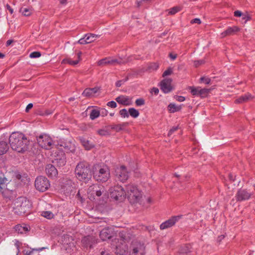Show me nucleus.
<instances>
[{
	"label": "nucleus",
	"mask_w": 255,
	"mask_h": 255,
	"mask_svg": "<svg viewBox=\"0 0 255 255\" xmlns=\"http://www.w3.org/2000/svg\"><path fill=\"white\" fill-rule=\"evenodd\" d=\"M55 155L54 159L52 160V162L59 167H62L65 165L66 163V157L65 153L63 151L58 150Z\"/></svg>",
	"instance_id": "nucleus-14"
},
{
	"label": "nucleus",
	"mask_w": 255,
	"mask_h": 255,
	"mask_svg": "<svg viewBox=\"0 0 255 255\" xmlns=\"http://www.w3.org/2000/svg\"><path fill=\"white\" fill-rule=\"evenodd\" d=\"M9 143L13 150H16V132H12L9 137Z\"/></svg>",
	"instance_id": "nucleus-30"
},
{
	"label": "nucleus",
	"mask_w": 255,
	"mask_h": 255,
	"mask_svg": "<svg viewBox=\"0 0 255 255\" xmlns=\"http://www.w3.org/2000/svg\"><path fill=\"white\" fill-rule=\"evenodd\" d=\"M96 243V240L95 237L93 236H87L82 238L81 244L85 248H91L93 245Z\"/></svg>",
	"instance_id": "nucleus-18"
},
{
	"label": "nucleus",
	"mask_w": 255,
	"mask_h": 255,
	"mask_svg": "<svg viewBox=\"0 0 255 255\" xmlns=\"http://www.w3.org/2000/svg\"><path fill=\"white\" fill-rule=\"evenodd\" d=\"M178 127H174L170 129L168 132V135L170 136L171 135L174 131H176L178 129Z\"/></svg>",
	"instance_id": "nucleus-58"
},
{
	"label": "nucleus",
	"mask_w": 255,
	"mask_h": 255,
	"mask_svg": "<svg viewBox=\"0 0 255 255\" xmlns=\"http://www.w3.org/2000/svg\"><path fill=\"white\" fill-rule=\"evenodd\" d=\"M58 144L63 147L67 152H73L75 150V141L72 139L61 140Z\"/></svg>",
	"instance_id": "nucleus-12"
},
{
	"label": "nucleus",
	"mask_w": 255,
	"mask_h": 255,
	"mask_svg": "<svg viewBox=\"0 0 255 255\" xmlns=\"http://www.w3.org/2000/svg\"><path fill=\"white\" fill-rule=\"evenodd\" d=\"M192 252V247L190 245H185L181 246L179 252L181 255H190Z\"/></svg>",
	"instance_id": "nucleus-27"
},
{
	"label": "nucleus",
	"mask_w": 255,
	"mask_h": 255,
	"mask_svg": "<svg viewBox=\"0 0 255 255\" xmlns=\"http://www.w3.org/2000/svg\"><path fill=\"white\" fill-rule=\"evenodd\" d=\"M128 114L133 118H136L139 116V113L138 110L133 108H130L128 109Z\"/></svg>",
	"instance_id": "nucleus-38"
},
{
	"label": "nucleus",
	"mask_w": 255,
	"mask_h": 255,
	"mask_svg": "<svg viewBox=\"0 0 255 255\" xmlns=\"http://www.w3.org/2000/svg\"><path fill=\"white\" fill-rule=\"evenodd\" d=\"M205 63L204 60H196L194 62V65L195 67H197L199 66L200 65L204 64Z\"/></svg>",
	"instance_id": "nucleus-53"
},
{
	"label": "nucleus",
	"mask_w": 255,
	"mask_h": 255,
	"mask_svg": "<svg viewBox=\"0 0 255 255\" xmlns=\"http://www.w3.org/2000/svg\"><path fill=\"white\" fill-rule=\"evenodd\" d=\"M41 215L48 219H51L54 217L53 214L50 211H43Z\"/></svg>",
	"instance_id": "nucleus-42"
},
{
	"label": "nucleus",
	"mask_w": 255,
	"mask_h": 255,
	"mask_svg": "<svg viewBox=\"0 0 255 255\" xmlns=\"http://www.w3.org/2000/svg\"><path fill=\"white\" fill-rule=\"evenodd\" d=\"M127 248L126 247V246H125L122 249H121V247L119 246L116 247V253L120 255H124L127 251Z\"/></svg>",
	"instance_id": "nucleus-41"
},
{
	"label": "nucleus",
	"mask_w": 255,
	"mask_h": 255,
	"mask_svg": "<svg viewBox=\"0 0 255 255\" xmlns=\"http://www.w3.org/2000/svg\"><path fill=\"white\" fill-rule=\"evenodd\" d=\"M171 82L172 80L170 78H165L161 82L160 89L164 93H168L171 91L172 89Z\"/></svg>",
	"instance_id": "nucleus-20"
},
{
	"label": "nucleus",
	"mask_w": 255,
	"mask_h": 255,
	"mask_svg": "<svg viewBox=\"0 0 255 255\" xmlns=\"http://www.w3.org/2000/svg\"><path fill=\"white\" fill-rule=\"evenodd\" d=\"M21 245V243L17 241V255L19 253L20 254H22L23 255H32L33 251H40L45 249V248H41L39 249H34L32 251L29 250L27 248L20 247Z\"/></svg>",
	"instance_id": "nucleus-19"
},
{
	"label": "nucleus",
	"mask_w": 255,
	"mask_h": 255,
	"mask_svg": "<svg viewBox=\"0 0 255 255\" xmlns=\"http://www.w3.org/2000/svg\"><path fill=\"white\" fill-rule=\"evenodd\" d=\"M46 173L49 177L53 178L58 175V171L55 166L51 164H47L45 169Z\"/></svg>",
	"instance_id": "nucleus-24"
},
{
	"label": "nucleus",
	"mask_w": 255,
	"mask_h": 255,
	"mask_svg": "<svg viewBox=\"0 0 255 255\" xmlns=\"http://www.w3.org/2000/svg\"><path fill=\"white\" fill-rule=\"evenodd\" d=\"M159 67V65L157 63H152L149 65L148 69L152 71L156 70Z\"/></svg>",
	"instance_id": "nucleus-46"
},
{
	"label": "nucleus",
	"mask_w": 255,
	"mask_h": 255,
	"mask_svg": "<svg viewBox=\"0 0 255 255\" xmlns=\"http://www.w3.org/2000/svg\"><path fill=\"white\" fill-rule=\"evenodd\" d=\"M126 125V124H118L113 126L111 127L112 129L116 130V131H119L122 130L124 128V127Z\"/></svg>",
	"instance_id": "nucleus-44"
},
{
	"label": "nucleus",
	"mask_w": 255,
	"mask_h": 255,
	"mask_svg": "<svg viewBox=\"0 0 255 255\" xmlns=\"http://www.w3.org/2000/svg\"><path fill=\"white\" fill-rule=\"evenodd\" d=\"M176 99L177 101L179 102H183L185 100V98L181 96H177L176 97Z\"/></svg>",
	"instance_id": "nucleus-62"
},
{
	"label": "nucleus",
	"mask_w": 255,
	"mask_h": 255,
	"mask_svg": "<svg viewBox=\"0 0 255 255\" xmlns=\"http://www.w3.org/2000/svg\"><path fill=\"white\" fill-rule=\"evenodd\" d=\"M253 98L251 94L248 93L244 95L241 96L238 99H236L235 103L237 104L243 103L248 102L249 100Z\"/></svg>",
	"instance_id": "nucleus-29"
},
{
	"label": "nucleus",
	"mask_w": 255,
	"mask_h": 255,
	"mask_svg": "<svg viewBox=\"0 0 255 255\" xmlns=\"http://www.w3.org/2000/svg\"><path fill=\"white\" fill-rule=\"evenodd\" d=\"M100 37V35H96L92 33H89L85 34V38H86L88 43H90L94 41L97 38Z\"/></svg>",
	"instance_id": "nucleus-35"
},
{
	"label": "nucleus",
	"mask_w": 255,
	"mask_h": 255,
	"mask_svg": "<svg viewBox=\"0 0 255 255\" xmlns=\"http://www.w3.org/2000/svg\"><path fill=\"white\" fill-rule=\"evenodd\" d=\"M116 101L120 104L124 106H129L132 104L131 100L128 97L121 95L116 98Z\"/></svg>",
	"instance_id": "nucleus-25"
},
{
	"label": "nucleus",
	"mask_w": 255,
	"mask_h": 255,
	"mask_svg": "<svg viewBox=\"0 0 255 255\" xmlns=\"http://www.w3.org/2000/svg\"><path fill=\"white\" fill-rule=\"evenodd\" d=\"M75 173L77 178L85 183L92 178V171L90 165L86 162H80L76 166Z\"/></svg>",
	"instance_id": "nucleus-1"
},
{
	"label": "nucleus",
	"mask_w": 255,
	"mask_h": 255,
	"mask_svg": "<svg viewBox=\"0 0 255 255\" xmlns=\"http://www.w3.org/2000/svg\"><path fill=\"white\" fill-rule=\"evenodd\" d=\"M110 195L116 200L122 201L125 198L126 193L123 187L116 186L111 189Z\"/></svg>",
	"instance_id": "nucleus-8"
},
{
	"label": "nucleus",
	"mask_w": 255,
	"mask_h": 255,
	"mask_svg": "<svg viewBox=\"0 0 255 255\" xmlns=\"http://www.w3.org/2000/svg\"><path fill=\"white\" fill-rule=\"evenodd\" d=\"M181 8L179 6H174L168 9V14L173 15L180 10Z\"/></svg>",
	"instance_id": "nucleus-43"
},
{
	"label": "nucleus",
	"mask_w": 255,
	"mask_h": 255,
	"mask_svg": "<svg viewBox=\"0 0 255 255\" xmlns=\"http://www.w3.org/2000/svg\"><path fill=\"white\" fill-rule=\"evenodd\" d=\"M98 133L100 135H108L109 134V132L108 131V130H106V129H99L98 131H97Z\"/></svg>",
	"instance_id": "nucleus-51"
},
{
	"label": "nucleus",
	"mask_w": 255,
	"mask_h": 255,
	"mask_svg": "<svg viewBox=\"0 0 255 255\" xmlns=\"http://www.w3.org/2000/svg\"><path fill=\"white\" fill-rule=\"evenodd\" d=\"M172 73V70L170 67H169L162 74V77H164L166 76L170 75Z\"/></svg>",
	"instance_id": "nucleus-52"
},
{
	"label": "nucleus",
	"mask_w": 255,
	"mask_h": 255,
	"mask_svg": "<svg viewBox=\"0 0 255 255\" xmlns=\"http://www.w3.org/2000/svg\"><path fill=\"white\" fill-rule=\"evenodd\" d=\"M190 89L192 95L200 96L202 98L207 97L211 90V89L207 88L201 89L199 87H190Z\"/></svg>",
	"instance_id": "nucleus-16"
},
{
	"label": "nucleus",
	"mask_w": 255,
	"mask_h": 255,
	"mask_svg": "<svg viewBox=\"0 0 255 255\" xmlns=\"http://www.w3.org/2000/svg\"><path fill=\"white\" fill-rule=\"evenodd\" d=\"M129 171L124 165H122L119 167H117L115 170V176L116 178L120 181L124 182L128 180L129 177Z\"/></svg>",
	"instance_id": "nucleus-10"
},
{
	"label": "nucleus",
	"mask_w": 255,
	"mask_h": 255,
	"mask_svg": "<svg viewBox=\"0 0 255 255\" xmlns=\"http://www.w3.org/2000/svg\"><path fill=\"white\" fill-rule=\"evenodd\" d=\"M168 109L170 113H175L176 112L179 111L181 107V106H176L174 104H170L168 106Z\"/></svg>",
	"instance_id": "nucleus-37"
},
{
	"label": "nucleus",
	"mask_w": 255,
	"mask_h": 255,
	"mask_svg": "<svg viewBox=\"0 0 255 255\" xmlns=\"http://www.w3.org/2000/svg\"><path fill=\"white\" fill-rule=\"evenodd\" d=\"M30 228L25 224H17V233L18 234H26L29 231Z\"/></svg>",
	"instance_id": "nucleus-28"
},
{
	"label": "nucleus",
	"mask_w": 255,
	"mask_h": 255,
	"mask_svg": "<svg viewBox=\"0 0 255 255\" xmlns=\"http://www.w3.org/2000/svg\"><path fill=\"white\" fill-rule=\"evenodd\" d=\"M120 114L123 118H128L129 117L128 111V112L126 109L120 110Z\"/></svg>",
	"instance_id": "nucleus-45"
},
{
	"label": "nucleus",
	"mask_w": 255,
	"mask_h": 255,
	"mask_svg": "<svg viewBox=\"0 0 255 255\" xmlns=\"http://www.w3.org/2000/svg\"><path fill=\"white\" fill-rule=\"evenodd\" d=\"M107 105L108 106H109L112 108H115L117 106V103L114 101L109 102Z\"/></svg>",
	"instance_id": "nucleus-54"
},
{
	"label": "nucleus",
	"mask_w": 255,
	"mask_h": 255,
	"mask_svg": "<svg viewBox=\"0 0 255 255\" xmlns=\"http://www.w3.org/2000/svg\"><path fill=\"white\" fill-rule=\"evenodd\" d=\"M99 90L100 88L99 87L86 88L83 91L82 95L87 97H91L93 96L95 94L97 93Z\"/></svg>",
	"instance_id": "nucleus-26"
},
{
	"label": "nucleus",
	"mask_w": 255,
	"mask_h": 255,
	"mask_svg": "<svg viewBox=\"0 0 255 255\" xmlns=\"http://www.w3.org/2000/svg\"><path fill=\"white\" fill-rule=\"evenodd\" d=\"M150 92L151 94H154L156 95L159 93V90L157 88L153 87L151 89Z\"/></svg>",
	"instance_id": "nucleus-59"
},
{
	"label": "nucleus",
	"mask_w": 255,
	"mask_h": 255,
	"mask_svg": "<svg viewBox=\"0 0 255 255\" xmlns=\"http://www.w3.org/2000/svg\"><path fill=\"white\" fill-rule=\"evenodd\" d=\"M80 140L82 144L85 147L86 149H90L93 147V145L90 143L89 140L84 137H80Z\"/></svg>",
	"instance_id": "nucleus-34"
},
{
	"label": "nucleus",
	"mask_w": 255,
	"mask_h": 255,
	"mask_svg": "<svg viewBox=\"0 0 255 255\" xmlns=\"http://www.w3.org/2000/svg\"><path fill=\"white\" fill-rule=\"evenodd\" d=\"M30 182V178L26 173H17V188H26Z\"/></svg>",
	"instance_id": "nucleus-11"
},
{
	"label": "nucleus",
	"mask_w": 255,
	"mask_h": 255,
	"mask_svg": "<svg viewBox=\"0 0 255 255\" xmlns=\"http://www.w3.org/2000/svg\"><path fill=\"white\" fill-rule=\"evenodd\" d=\"M41 55V53L39 51H34L31 53L29 57L31 58H38Z\"/></svg>",
	"instance_id": "nucleus-49"
},
{
	"label": "nucleus",
	"mask_w": 255,
	"mask_h": 255,
	"mask_svg": "<svg viewBox=\"0 0 255 255\" xmlns=\"http://www.w3.org/2000/svg\"><path fill=\"white\" fill-rule=\"evenodd\" d=\"M88 41H87V39H86V38H85V37L84 38H82L81 39H80L77 43L80 44H88Z\"/></svg>",
	"instance_id": "nucleus-56"
},
{
	"label": "nucleus",
	"mask_w": 255,
	"mask_h": 255,
	"mask_svg": "<svg viewBox=\"0 0 255 255\" xmlns=\"http://www.w3.org/2000/svg\"><path fill=\"white\" fill-rule=\"evenodd\" d=\"M100 116V112L99 110L93 109L91 111L90 114V118L91 120H93L98 118Z\"/></svg>",
	"instance_id": "nucleus-39"
},
{
	"label": "nucleus",
	"mask_w": 255,
	"mask_h": 255,
	"mask_svg": "<svg viewBox=\"0 0 255 255\" xmlns=\"http://www.w3.org/2000/svg\"><path fill=\"white\" fill-rule=\"evenodd\" d=\"M89 198L95 200L96 197H100L102 195L107 196V192L105 187L99 184H94L89 187L87 190Z\"/></svg>",
	"instance_id": "nucleus-2"
},
{
	"label": "nucleus",
	"mask_w": 255,
	"mask_h": 255,
	"mask_svg": "<svg viewBox=\"0 0 255 255\" xmlns=\"http://www.w3.org/2000/svg\"><path fill=\"white\" fill-rule=\"evenodd\" d=\"M201 23V21L199 18H194L191 21V23H197V24H200Z\"/></svg>",
	"instance_id": "nucleus-60"
},
{
	"label": "nucleus",
	"mask_w": 255,
	"mask_h": 255,
	"mask_svg": "<svg viewBox=\"0 0 255 255\" xmlns=\"http://www.w3.org/2000/svg\"><path fill=\"white\" fill-rule=\"evenodd\" d=\"M136 188V186L133 184H129L126 185L125 191L128 199H129V196H130V193H133Z\"/></svg>",
	"instance_id": "nucleus-32"
},
{
	"label": "nucleus",
	"mask_w": 255,
	"mask_h": 255,
	"mask_svg": "<svg viewBox=\"0 0 255 255\" xmlns=\"http://www.w3.org/2000/svg\"><path fill=\"white\" fill-rule=\"evenodd\" d=\"M114 234L113 231L109 228L103 229L100 233V237L103 241L112 238Z\"/></svg>",
	"instance_id": "nucleus-22"
},
{
	"label": "nucleus",
	"mask_w": 255,
	"mask_h": 255,
	"mask_svg": "<svg viewBox=\"0 0 255 255\" xmlns=\"http://www.w3.org/2000/svg\"><path fill=\"white\" fill-rule=\"evenodd\" d=\"M99 255H113L105 250H102Z\"/></svg>",
	"instance_id": "nucleus-63"
},
{
	"label": "nucleus",
	"mask_w": 255,
	"mask_h": 255,
	"mask_svg": "<svg viewBox=\"0 0 255 255\" xmlns=\"http://www.w3.org/2000/svg\"><path fill=\"white\" fill-rule=\"evenodd\" d=\"M128 255H144L145 246L144 244L137 240L131 242L128 249Z\"/></svg>",
	"instance_id": "nucleus-5"
},
{
	"label": "nucleus",
	"mask_w": 255,
	"mask_h": 255,
	"mask_svg": "<svg viewBox=\"0 0 255 255\" xmlns=\"http://www.w3.org/2000/svg\"><path fill=\"white\" fill-rule=\"evenodd\" d=\"M9 148L6 142L0 141V155L5 154Z\"/></svg>",
	"instance_id": "nucleus-33"
},
{
	"label": "nucleus",
	"mask_w": 255,
	"mask_h": 255,
	"mask_svg": "<svg viewBox=\"0 0 255 255\" xmlns=\"http://www.w3.org/2000/svg\"><path fill=\"white\" fill-rule=\"evenodd\" d=\"M182 217L183 215H182L171 217L168 220L164 222L160 225V230H163L173 226Z\"/></svg>",
	"instance_id": "nucleus-15"
},
{
	"label": "nucleus",
	"mask_w": 255,
	"mask_h": 255,
	"mask_svg": "<svg viewBox=\"0 0 255 255\" xmlns=\"http://www.w3.org/2000/svg\"><path fill=\"white\" fill-rule=\"evenodd\" d=\"M37 141L39 145L45 149H50L52 147V140L49 136L46 134L37 136Z\"/></svg>",
	"instance_id": "nucleus-9"
},
{
	"label": "nucleus",
	"mask_w": 255,
	"mask_h": 255,
	"mask_svg": "<svg viewBox=\"0 0 255 255\" xmlns=\"http://www.w3.org/2000/svg\"><path fill=\"white\" fill-rule=\"evenodd\" d=\"M6 188L7 190L12 192L16 189V184L15 182L13 181H10L6 185Z\"/></svg>",
	"instance_id": "nucleus-36"
},
{
	"label": "nucleus",
	"mask_w": 255,
	"mask_h": 255,
	"mask_svg": "<svg viewBox=\"0 0 255 255\" xmlns=\"http://www.w3.org/2000/svg\"><path fill=\"white\" fill-rule=\"evenodd\" d=\"M32 204L25 197L17 198V214L24 215L30 212Z\"/></svg>",
	"instance_id": "nucleus-3"
},
{
	"label": "nucleus",
	"mask_w": 255,
	"mask_h": 255,
	"mask_svg": "<svg viewBox=\"0 0 255 255\" xmlns=\"http://www.w3.org/2000/svg\"><path fill=\"white\" fill-rule=\"evenodd\" d=\"M93 174L96 180L102 182L107 181L110 177V171L107 167L100 168L98 171H95Z\"/></svg>",
	"instance_id": "nucleus-7"
},
{
	"label": "nucleus",
	"mask_w": 255,
	"mask_h": 255,
	"mask_svg": "<svg viewBox=\"0 0 255 255\" xmlns=\"http://www.w3.org/2000/svg\"><path fill=\"white\" fill-rule=\"evenodd\" d=\"M100 115L102 117H105L108 114V111L105 109H101L100 111Z\"/></svg>",
	"instance_id": "nucleus-57"
},
{
	"label": "nucleus",
	"mask_w": 255,
	"mask_h": 255,
	"mask_svg": "<svg viewBox=\"0 0 255 255\" xmlns=\"http://www.w3.org/2000/svg\"><path fill=\"white\" fill-rule=\"evenodd\" d=\"M128 79V78H127L125 81L124 80H119V81H118L116 83V86L117 87H120L122 86V85L123 84V82H125V81H126Z\"/></svg>",
	"instance_id": "nucleus-61"
},
{
	"label": "nucleus",
	"mask_w": 255,
	"mask_h": 255,
	"mask_svg": "<svg viewBox=\"0 0 255 255\" xmlns=\"http://www.w3.org/2000/svg\"><path fill=\"white\" fill-rule=\"evenodd\" d=\"M201 82L204 83L205 84H209L211 82V79L206 77H202L200 79Z\"/></svg>",
	"instance_id": "nucleus-50"
},
{
	"label": "nucleus",
	"mask_w": 255,
	"mask_h": 255,
	"mask_svg": "<svg viewBox=\"0 0 255 255\" xmlns=\"http://www.w3.org/2000/svg\"><path fill=\"white\" fill-rule=\"evenodd\" d=\"M136 106H141L145 104V100L143 98H139L135 102Z\"/></svg>",
	"instance_id": "nucleus-48"
},
{
	"label": "nucleus",
	"mask_w": 255,
	"mask_h": 255,
	"mask_svg": "<svg viewBox=\"0 0 255 255\" xmlns=\"http://www.w3.org/2000/svg\"><path fill=\"white\" fill-rule=\"evenodd\" d=\"M34 186L37 190L43 192L49 189L50 184L45 176H39L35 180Z\"/></svg>",
	"instance_id": "nucleus-6"
},
{
	"label": "nucleus",
	"mask_w": 255,
	"mask_h": 255,
	"mask_svg": "<svg viewBox=\"0 0 255 255\" xmlns=\"http://www.w3.org/2000/svg\"><path fill=\"white\" fill-rule=\"evenodd\" d=\"M19 12L24 16H28L30 14V11H29V9L27 8H20Z\"/></svg>",
	"instance_id": "nucleus-47"
},
{
	"label": "nucleus",
	"mask_w": 255,
	"mask_h": 255,
	"mask_svg": "<svg viewBox=\"0 0 255 255\" xmlns=\"http://www.w3.org/2000/svg\"><path fill=\"white\" fill-rule=\"evenodd\" d=\"M135 190L133 193H130V196H129L128 199L129 202L132 204L138 202L142 197L141 191L137 188Z\"/></svg>",
	"instance_id": "nucleus-21"
},
{
	"label": "nucleus",
	"mask_w": 255,
	"mask_h": 255,
	"mask_svg": "<svg viewBox=\"0 0 255 255\" xmlns=\"http://www.w3.org/2000/svg\"><path fill=\"white\" fill-rule=\"evenodd\" d=\"M7 181V179L4 176L3 174L0 175V192H2V189L5 187V183Z\"/></svg>",
	"instance_id": "nucleus-40"
},
{
	"label": "nucleus",
	"mask_w": 255,
	"mask_h": 255,
	"mask_svg": "<svg viewBox=\"0 0 255 255\" xmlns=\"http://www.w3.org/2000/svg\"><path fill=\"white\" fill-rule=\"evenodd\" d=\"M126 62L121 58L114 59L111 57H107L99 60L98 64L99 66H104L106 65H116L117 64H124Z\"/></svg>",
	"instance_id": "nucleus-13"
},
{
	"label": "nucleus",
	"mask_w": 255,
	"mask_h": 255,
	"mask_svg": "<svg viewBox=\"0 0 255 255\" xmlns=\"http://www.w3.org/2000/svg\"><path fill=\"white\" fill-rule=\"evenodd\" d=\"M242 19L245 20V22L250 20L251 19L250 15L247 12L245 14H242Z\"/></svg>",
	"instance_id": "nucleus-55"
},
{
	"label": "nucleus",
	"mask_w": 255,
	"mask_h": 255,
	"mask_svg": "<svg viewBox=\"0 0 255 255\" xmlns=\"http://www.w3.org/2000/svg\"><path fill=\"white\" fill-rule=\"evenodd\" d=\"M240 31V28L237 26L228 27L226 30L221 33L222 38L227 36L233 35Z\"/></svg>",
	"instance_id": "nucleus-23"
},
{
	"label": "nucleus",
	"mask_w": 255,
	"mask_h": 255,
	"mask_svg": "<svg viewBox=\"0 0 255 255\" xmlns=\"http://www.w3.org/2000/svg\"><path fill=\"white\" fill-rule=\"evenodd\" d=\"M251 196V192L246 189H240L236 194L235 198L237 202H242L249 200Z\"/></svg>",
	"instance_id": "nucleus-17"
},
{
	"label": "nucleus",
	"mask_w": 255,
	"mask_h": 255,
	"mask_svg": "<svg viewBox=\"0 0 255 255\" xmlns=\"http://www.w3.org/2000/svg\"><path fill=\"white\" fill-rule=\"evenodd\" d=\"M30 141L22 132L17 131V152L24 153L29 148Z\"/></svg>",
	"instance_id": "nucleus-4"
},
{
	"label": "nucleus",
	"mask_w": 255,
	"mask_h": 255,
	"mask_svg": "<svg viewBox=\"0 0 255 255\" xmlns=\"http://www.w3.org/2000/svg\"><path fill=\"white\" fill-rule=\"evenodd\" d=\"M81 55H82V52L81 51H80L77 53V58H78L77 60H72V59H65L63 60L62 63H66L69 64L70 65H75L79 63V62L80 60V57H81Z\"/></svg>",
	"instance_id": "nucleus-31"
},
{
	"label": "nucleus",
	"mask_w": 255,
	"mask_h": 255,
	"mask_svg": "<svg viewBox=\"0 0 255 255\" xmlns=\"http://www.w3.org/2000/svg\"><path fill=\"white\" fill-rule=\"evenodd\" d=\"M242 13L239 10H236L234 12V16L236 17H240L242 16Z\"/></svg>",
	"instance_id": "nucleus-64"
}]
</instances>
